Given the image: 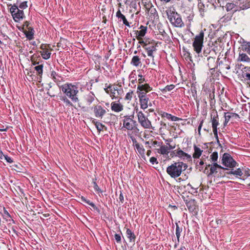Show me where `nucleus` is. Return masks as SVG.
<instances>
[{"label":"nucleus","instance_id":"f257e3e1","mask_svg":"<svg viewBox=\"0 0 250 250\" xmlns=\"http://www.w3.org/2000/svg\"><path fill=\"white\" fill-rule=\"evenodd\" d=\"M188 167V165L183 162H174L167 168V172L172 178L179 177L183 171Z\"/></svg>","mask_w":250,"mask_h":250},{"label":"nucleus","instance_id":"f03ea898","mask_svg":"<svg viewBox=\"0 0 250 250\" xmlns=\"http://www.w3.org/2000/svg\"><path fill=\"white\" fill-rule=\"evenodd\" d=\"M62 91L66 97L69 98L72 102L78 103L79 99L78 94L79 93L78 87L72 83H66L60 86Z\"/></svg>","mask_w":250,"mask_h":250},{"label":"nucleus","instance_id":"7ed1b4c3","mask_svg":"<svg viewBox=\"0 0 250 250\" xmlns=\"http://www.w3.org/2000/svg\"><path fill=\"white\" fill-rule=\"evenodd\" d=\"M152 89V88L151 87L147 86L146 88L144 89L143 87L140 86L138 88V91H137L140 107L143 109H146L148 105H152L151 103L149 102V96L150 95L147 94Z\"/></svg>","mask_w":250,"mask_h":250},{"label":"nucleus","instance_id":"20e7f679","mask_svg":"<svg viewBox=\"0 0 250 250\" xmlns=\"http://www.w3.org/2000/svg\"><path fill=\"white\" fill-rule=\"evenodd\" d=\"M166 12L169 22L173 26L179 28L184 26V23L181 16L174 8H169L166 10Z\"/></svg>","mask_w":250,"mask_h":250},{"label":"nucleus","instance_id":"39448f33","mask_svg":"<svg viewBox=\"0 0 250 250\" xmlns=\"http://www.w3.org/2000/svg\"><path fill=\"white\" fill-rule=\"evenodd\" d=\"M209 168V171H208V176L212 175L217 176V177H224L225 176L224 171L227 169L218 165L217 163H212L211 164H208L206 165L205 171Z\"/></svg>","mask_w":250,"mask_h":250},{"label":"nucleus","instance_id":"423d86ee","mask_svg":"<svg viewBox=\"0 0 250 250\" xmlns=\"http://www.w3.org/2000/svg\"><path fill=\"white\" fill-rule=\"evenodd\" d=\"M18 3L19 0H17L16 3L12 5L10 9V13L15 22H19L25 17L23 11L22 10H20L18 8Z\"/></svg>","mask_w":250,"mask_h":250},{"label":"nucleus","instance_id":"0eeeda50","mask_svg":"<svg viewBox=\"0 0 250 250\" xmlns=\"http://www.w3.org/2000/svg\"><path fill=\"white\" fill-rule=\"evenodd\" d=\"M204 37V33L201 31L199 34L196 35L194 38L192 46L194 50L196 53L199 54L201 52L203 47V40Z\"/></svg>","mask_w":250,"mask_h":250},{"label":"nucleus","instance_id":"6e6552de","mask_svg":"<svg viewBox=\"0 0 250 250\" xmlns=\"http://www.w3.org/2000/svg\"><path fill=\"white\" fill-rule=\"evenodd\" d=\"M134 116H125L123 120V127L128 130H132L137 125V123L133 120Z\"/></svg>","mask_w":250,"mask_h":250},{"label":"nucleus","instance_id":"1a4fd4ad","mask_svg":"<svg viewBox=\"0 0 250 250\" xmlns=\"http://www.w3.org/2000/svg\"><path fill=\"white\" fill-rule=\"evenodd\" d=\"M222 164L229 168H233L237 165V163L233 159L231 155L227 153H225L222 158Z\"/></svg>","mask_w":250,"mask_h":250},{"label":"nucleus","instance_id":"9d476101","mask_svg":"<svg viewBox=\"0 0 250 250\" xmlns=\"http://www.w3.org/2000/svg\"><path fill=\"white\" fill-rule=\"evenodd\" d=\"M137 117L139 123L144 128L153 129L151 122L142 111L137 113Z\"/></svg>","mask_w":250,"mask_h":250},{"label":"nucleus","instance_id":"9b49d317","mask_svg":"<svg viewBox=\"0 0 250 250\" xmlns=\"http://www.w3.org/2000/svg\"><path fill=\"white\" fill-rule=\"evenodd\" d=\"M211 119L212 127L213 129V134L215 137L218 141V137L217 134V126L219 125L218 115L217 111L213 112L211 114Z\"/></svg>","mask_w":250,"mask_h":250},{"label":"nucleus","instance_id":"f8f14e48","mask_svg":"<svg viewBox=\"0 0 250 250\" xmlns=\"http://www.w3.org/2000/svg\"><path fill=\"white\" fill-rule=\"evenodd\" d=\"M156 43L149 42L144 45V48L146 51L147 55L152 58V60L154 58L153 53L156 51Z\"/></svg>","mask_w":250,"mask_h":250},{"label":"nucleus","instance_id":"ddd939ff","mask_svg":"<svg viewBox=\"0 0 250 250\" xmlns=\"http://www.w3.org/2000/svg\"><path fill=\"white\" fill-rule=\"evenodd\" d=\"M95 116L102 119L106 113V110L100 105H96L92 107Z\"/></svg>","mask_w":250,"mask_h":250},{"label":"nucleus","instance_id":"4468645a","mask_svg":"<svg viewBox=\"0 0 250 250\" xmlns=\"http://www.w3.org/2000/svg\"><path fill=\"white\" fill-rule=\"evenodd\" d=\"M50 77L60 87L61 86L60 85V83L64 82L63 78L54 70L51 71Z\"/></svg>","mask_w":250,"mask_h":250},{"label":"nucleus","instance_id":"2eb2a0df","mask_svg":"<svg viewBox=\"0 0 250 250\" xmlns=\"http://www.w3.org/2000/svg\"><path fill=\"white\" fill-rule=\"evenodd\" d=\"M139 29L140 30H135L134 32L136 35L135 37L138 40H141L142 38L144 37L147 31V27L141 25Z\"/></svg>","mask_w":250,"mask_h":250},{"label":"nucleus","instance_id":"dca6fc26","mask_svg":"<svg viewBox=\"0 0 250 250\" xmlns=\"http://www.w3.org/2000/svg\"><path fill=\"white\" fill-rule=\"evenodd\" d=\"M235 2L238 9L244 10L250 7V2L244 1V0H237Z\"/></svg>","mask_w":250,"mask_h":250},{"label":"nucleus","instance_id":"f3484780","mask_svg":"<svg viewBox=\"0 0 250 250\" xmlns=\"http://www.w3.org/2000/svg\"><path fill=\"white\" fill-rule=\"evenodd\" d=\"M111 108L112 111L119 112L123 110V105L120 103L113 102L111 104Z\"/></svg>","mask_w":250,"mask_h":250},{"label":"nucleus","instance_id":"a211bd4d","mask_svg":"<svg viewBox=\"0 0 250 250\" xmlns=\"http://www.w3.org/2000/svg\"><path fill=\"white\" fill-rule=\"evenodd\" d=\"M95 96L94 94L90 92L84 96V100L88 105H90L94 101Z\"/></svg>","mask_w":250,"mask_h":250},{"label":"nucleus","instance_id":"6ab92c4d","mask_svg":"<svg viewBox=\"0 0 250 250\" xmlns=\"http://www.w3.org/2000/svg\"><path fill=\"white\" fill-rule=\"evenodd\" d=\"M133 143L139 153L142 156L145 155V150L142 146H141L134 139H132Z\"/></svg>","mask_w":250,"mask_h":250},{"label":"nucleus","instance_id":"aec40b11","mask_svg":"<svg viewBox=\"0 0 250 250\" xmlns=\"http://www.w3.org/2000/svg\"><path fill=\"white\" fill-rule=\"evenodd\" d=\"M160 115L162 117H165V118H167V119L170 120L172 121H179L181 120L180 118H179L177 117L173 116L171 114L167 113L165 112H161L160 113Z\"/></svg>","mask_w":250,"mask_h":250},{"label":"nucleus","instance_id":"412c9836","mask_svg":"<svg viewBox=\"0 0 250 250\" xmlns=\"http://www.w3.org/2000/svg\"><path fill=\"white\" fill-rule=\"evenodd\" d=\"M176 155L184 160H189L191 159V156L190 155L185 153L182 150H178L176 152Z\"/></svg>","mask_w":250,"mask_h":250},{"label":"nucleus","instance_id":"4be33fe9","mask_svg":"<svg viewBox=\"0 0 250 250\" xmlns=\"http://www.w3.org/2000/svg\"><path fill=\"white\" fill-rule=\"evenodd\" d=\"M116 17L118 18V19H120L121 20H122L123 21V23L125 24L126 26L129 27H130L129 22L127 21L125 16L122 14L120 10L119 9L116 13Z\"/></svg>","mask_w":250,"mask_h":250},{"label":"nucleus","instance_id":"5701e85b","mask_svg":"<svg viewBox=\"0 0 250 250\" xmlns=\"http://www.w3.org/2000/svg\"><path fill=\"white\" fill-rule=\"evenodd\" d=\"M130 63L136 67L141 65V61L140 57L138 56H134L132 57Z\"/></svg>","mask_w":250,"mask_h":250},{"label":"nucleus","instance_id":"b1692460","mask_svg":"<svg viewBox=\"0 0 250 250\" xmlns=\"http://www.w3.org/2000/svg\"><path fill=\"white\" fill-rule=\"evenodd\" d=\"M157 152L163 155H167L169 153V151L168 150V148H167V146L162 145L160 146V148L158 149Z\"/></svg>","mask_w":250,"mask_h":250},{"label":"nucleus","instance_id":"393cba45","mask_svg":"<svg viewBox=\"0 0 250 250\" xmlns=\"http://www.w3.org/2000/svg\"><path fill=\"white\" fill-rule=\"evenodd\" d=\"M194 152L193 154V157L194 159H198L201 156L203 150L196 146H194Z\"/></svg>","mask_w":250,"mask_h":250},{"label":"nucleus","instance_id":"a878e982","mask_svg":"<svg viewBox=\"0 0 250 250\" xmlns=\"http://www.w3.org/2000/svg\"><path fill=\"white\" fill-rule=\"evenodd\" d=\"M126 234L127 237L129 239V241L134 243L136 239L134 233L130 229H127Z\"/></svg>","mask_w":250,"mask_h":250},{"label":"nucleus","instance_id":"bb28decb","mask_svg":"<svg viewBox=\"0 0 250 250\" xmlns=\"http://www.w3.org/2000/svg\"><path fill=\"white\" fill-rule=\"evenodd\" d=\"M139 77L140 78L138 79L139 84L137 86V91H138V88L140 86L143 87L144 89L146 88L147 86L150 87V85L147 83H143L145 81V79L142 77V75H139Z\"/></svg>","mask_w":250,"mask_h":250},{"label":"nucleus","instance_id":"cd10ccee","mask_svg":"<svg viewBox=\"0 0 250 250\" xmlns=\"http://www.w3.org/2000/svg\"><path fill=\"white\" fill-rule=\"evenodd\" d=\"M226 10L227 11H229L233 10L234 11L238 10V7H237L236 2L234 3H228L226 4Z\"/></svg>","mask_w":250,"mask_h":250},{"label":"nucleus","instance_id":"c85d7f7f","mask_svg":"<svg viewBox=\"0 0 250 250\" xmlns=\"http://www.w3.org/2000/svg\"><path fill=\"white\" fill-rule=\"evenodd\" d=\"M238 60L242 62H250V58L248 57V56L244 53L239 54Z\"/></svg>","mask_w":250,"mask_h":250},{"label":"nucleus","instance_id":"c756f323","mask_svg":"<svg viewBox=\"0 0 250 250\" xmlns=\"http://www.w3.org/2000/svg\"><path fill=\"white\" fill-rule=\"evenodd\" d=\"M41 53L42 57L44 59L47 60L50 57L51 53L48 49L41 51Z\"/></svg>","mask_w":250,"mask_h":250},{"label":"nucleus","instance_id":"7c9ffc66","mask_svg":"<svg viewBox=\"0 0 250 250\" xmlns=\"http://www.w3.org/2000/svg\"><path fill=\"white\" fill-rule=\"evenodd\" d=\"M25 35H26V37L29 40H31L33 39L34 38V30H33V29L31 28V29H29V30L28 31H26L25 32H24Z\"/></svg>","mask_w":250,"mask_h":250},{"label":"nucleus","instance_id":"2f4dec72","mask_svg":"<svg viewBox=\"0 0 250 250\" xmlns=\"http://www.w3.org/2000/svg\"><path fill=\"white\" fill-rule=\"evenodd\" d=\"M61 100L63 101L66 106H72L73 104L67 98V97H62Z\"/></svg>","mask_w":250,"mask_h":250},{"label":"nucleus","instance_id":"473e14b6","mask_svg":"<svg viewBox=\"0 0 250 250\" xmlns=\"http://www.w3.org/2000/svg\"><path fill=\"white\" fill-rule=\"evenodd\" d=\"M198 7L199 11L200 12L201 16L202 17H204L205 12V6L204 4L201 2H199L198 4Z\"/></svg>","mask_w":250,"mask_h":250},{"label":"nucleus","instance_id":"72a5a7b5","mask_svg":"<svg viewBox=\"0 0 250 250\" xmlns=\"http://www.w3.org/2000/svg\"><path fill=\"white\" fill-rule=\"evenodd\" d=\"M118 88V85H115L110 89V96L112 99L117 98V89Z\"/></svg>","mask_w":250,"mask_h":250},{"label":"nucleus","instance_id":"f704fd0d","mask_svg":"<svg viewBox=\"0 0 250 250\" xmlns=\"http://www.w3.org/2000/svg\"><path fill=\"white\" fill-rule=\"evenodd\" d=\"M148 6H149V4H148ZM150 7L149 8V10H148V12H149L150 15H152L154 18L157 17L158 16L157 12L156 10L155 9V8L152 7L151 3H150Z\"/></svg>","mask_w":250,"mask_h":250},{"label":"nucleus","instance_id":"c9c22d12","mask_svg":"<svg viewBox=\"0 0 250 250\" xmlns=\"http://www.w3.org/2000/svg\"><path fill=\"white\" fill-rule=\"evenodd\" d=\"M233 115H234V114L232 113H229V112L225 113V123H224V125H226L227 124V123L229 121L230 119L232 117V116H233Z\"/></svg>","mask_w":250,"mask_h":250},{"label":"nucleus","instance_id":"e433bc0d","mask_svg":"<svg viewBox=\"0 0 250 250\" xmlns=\"http://www.w3.org/2000/svg\"><path fill=\"white\" fill-rule=\"evenodd\" d=\"M176 235L178 240V241L179 242V238L181 235V232L182 231V228H180L177 223H176Z\"/></svg>","mask_w":250,"mask_h":250},{"label":"nucleus","instance_id":"4c0bfd02","mask_svg":"<svg viewBox=\"0 0 250 250\" xmlns=\"http://www.w3.org/2000/svg\"><path fill=\"white\" fill-rule=\"evenodd\" d=\"M204 162L203 160H201L200 161H197L196 163V167L200 171L203 169Z\"/></svg>","mask_w":250,"mask_h":250},{"label":"nucleus","instance_id":"58836bf2","mask_svg":"<svg viewBox=\"0 0 250 250\" xmlns=\"http://www.w3.org/2000/svg\"><path fill=\"white\" fill-rule=\"evenodd\" d=\"M218 158V153L217 152H213L210 155V159L213 163H216Z\"/></svg>","mask_w":250,"mask_h":250},{"label":"nucleus","instance_id":"ea45409f","mask_svg":"<svg viewBox=\"0 0 250 250\" xmlns=\"http://www.w3.org/2000/svg\"><path fill=\"white\" fill-rule=\"evenodd\" d=\"M81 200L82 202H85L86 203V204L89 205L90 206H91L92 208H93L94 209H96L97 208L95 206V205H94V203H93L92 202H90L89 200H87L85 197H84L83 196H82L81 197Z\"/></svg>","mask_w":250,"mask_h":250},{"label":"nucleus","instance_id":"a19ab883","mask_svg":"<svg viewBox=\"0 0 250 250\" xmlns=\"http://www.w3.org/2000/svg\"><path fill=\"white\" fill-rule=\"evenodd\" d=\"M243 77L245 79V81L247 82V84L250 86V70L246 72L244 74Z\"/></svg>","mask_w":250,"mask_h":250},{"label":"nucleus","instance_id":"79ce46f5","mask_svg":"<svg viewBox=\"0 0 250 250\" xmlns=\"http://www.w3.org/2000/svg\"><path fill=\"white\" fill-rule=\"evenodd\" d=\"M95 125L97 129V130L100 132L102 131L104 129V127H105L104 125H103L102 123L99 122H94Z\"/></svg>","mask_w":250,"mask_h":250},{"label":"nucleus","instance_id":"37998d69","mask_svg":"<svg viewBox=\"0 0 250 250\" xmlns=\"http://www.w3.org/2000/svg\"><path fill=\"white\" fill-rule=\"evenodd\" d=\"M42 64H40L35 67V69L36 70L39 76H42Z\"/></svg>","mask_w":250,"mask_h":250},{"label":"nucleus","instance_id":"c03bdc74","mask_svg":"<svg viewBox=\"0 0 250 250\" xmlns=\"http://www.w3.org/2000/svg\"><path fill=\"white\" fill-rule=\"evenodd\" d=\"M243 50L250 55V42L247 43L243 46Z\"/></svg>","mask_w":250,"mask_h":250},{"label":"nucleus","instance_id":"a18cd8bd","mask_svg":"<svg viewBox=\"0 0 250 250\" xmlns=\"http://www.w3.org/2000/svg\"><path fill=\"white\" fill-rule=\"evenodd\" d=\"M243 174V173L241 168H238L236 170H234L233 175H235L236 177H237L238 176H240V177L242 176Z\"/></svg>","mask_w":250,"mask_h":250},{"label":"nucleus","instance_id":"49530a36","mask_svg":"<svg viewBox=\"0 0 250 250\" xmlns=\"http://www.w3.org/2000/svg\"><path fill=\"white\" fill-rule=\"evenodd\" d=\"M133 91L132 90H130L128 92L126 93L125 99L127 101L131 100L133 97Z\"/></svg>","mask_w":250,"mask_h":250},{"label":"nucleus","instance_id":"de8ad7c7","mask_svg":"<svg viewBox=\"0 0 250 250\" xmlns=\"http://www.w3.org/2000/svg\"><path fill=\"white\" fill-rule=\"evenodd\" d=\"M175 87V85L173 84L168 85L166 86L163 90L162 92H166L167 91H170L172 90Z\"/></svg>","mask_w":250,"mask_h":250},{"label":"nucleus","instance_id":"09e8293b","mask_svg":"<svg viewBox=\"0 0 250 250\" xmlns=\"http://www.w3.org/2000/svg\"><path fill=\"white\" fill-rule=\"evenodd\" d=\"M18 8L19 7L21 9H25L27 7V1H23L22 2H20L19 0V3L18 4Z\"/></svg>","mask_w":250,"mask_h":250},{"label":"nucleus","instance_id":"8fccbe9b","mask_svg":"<svg viewBox=\"0 0 250 250\" xmlns=\"http://www.w3.org/2000/svg\"><path fill=\"white\" fill-rule=\"evenodd\" d=\"M92 184L93 185V188L96 191L98 192H102L101 189L99 188L95 181H93Z\"/></svg>","mask_w":250,"mask_h":250},{"label":"nucleus","instance_id":"3c124183","mask_svg":"<svg viewBox=\"0 0 250 250\" xmlns=\"http://www.w3.org/2000/svg\"><path fill=\"white\" fill-rule=\"evenodd\" d=\"M117 98L118 96H121L123 94V89L121 86H118V88L117 89Z\"/></svg>","mask_w":250,"mask_h":250},{"label":"nucleus","instance_id":"603ef678","mask_svg":"<svg viewBox=\"0 0 250 250\" xmlns=\"http://www.w3.org/2000/svg\"><path fill=\"white\" fill-rule=\"evenodd\" d=\"M114 238L117 243H120L121 242V236L120 234H115Z\"/></svg>","mask_w":250,"mask_h":250},{"label":"nucleus","instance_id":"864d4df0","mask_svg":"<svg viewBox=\"0 0 250 250\" xmlns=\"http://www.w3.org/2000/svg\"><path fill=\"white\" fill-rule=\"evenodd\" d=\"M119 199L120 202H121L122 204H123L124 202V195H123V194L122 192V191H120V194L119 195Z\"/></svg>","mask_w":250,"mask_h":250},{"label":"nucleus","instance_id":"5fc2aeb1","mask_svg":"<svg viewBox=\"0 0 250 250\" xmlns=\"http://www.w3.org/2000/svg\"><path fill=\"white\" fill-rule=\"evenodd\" d=\"M150 162L152 164H154V163H158L157 160L155 157H152L150 158Z\"/></svg>","mask_w":250,"mask_h":250},{"label":"nucleus","instance_id":"6e6d98bb","mask_svg":"<svg viewBox=\"0 0 250 250\" xmlns=\"http://www.w3.org/2000/svg\"><path fill=\"white\" fill-rule=\"evenodd\" d=\"M4 157L7 162L9 163H12L13 162L12 159L7 155H4Z\"/></svg>","mask_w":250,"mask_h":250},{"label":"nucleus","instance_id":"4d7b16f0","mask_svg":"<svg viewBox=\"0 0 250 250\" xmlns=\"http://www.w3.org/2000/svg\"><path fill=\"white\" fill-rule=\"evenodd\" d=\"M167 148H168L169 151L171 149H173L175 148V145L172 146L170 145L169 143H167Z\"/></svg>","mask_w":250,"mask_h":250},{"label":"nucleus","instance_id":"13d9d810","mask_svg":"<svg viewBox=\"0 0 250 250\" xmlns=\"http://www.w3.org/2000/svg\"><path fill=\"white\" fill-rule=\"evenodd\" d=\"M139 43L142 45L143 48H144L145 44L147 43V41L144 42L143 41V38H142L141 40H139Z\"/></svg>","mask_w":250,"mask_h":250},{"label":"nucleus","instance_id":"bf43d9fd","mask_svg":"<svg viewBox=\"0 0 250 250\" xmlns=\"http://www.w3.org/2000/svg\"><path fill=\"white\" fill-rule=\"evenodd\" d=\"M203 120H202L200 122V124H199V126H198V133H199V134H200V132H201V128H202V125H203Z\"/></svg>","mask_w":250,"mask_h":250},{"label":"nucleus","instance_id":"052dcab7","mask_svg":"<svg viewBox=\"0 0 250 250\" xmlns=\"http://www.w3.org/2000/svg\"><path fill=\"white\" fill-rule=\"evenodd\" d=\"M111 88V86L110 85H109L107 88H104V90L106 93L110 94V89Z\"/></svg>","mask_w":250,"mask_h":250},{"label":"nucleus","instance_id":"680f3d73","mask_svg":"<svg viewBox=\"0 0 250 250\" xmlns=\"http://www.w3.org/2000/svg\"><path fill=\"white\" fill-rule=\"evenodd\" d=\"M210 52V50H209V49H207V50H205L203 52V54L204 56H207L208 55L209 53Z\"/></svg>","mask_w":250,"mask_h":250},{"label":"nucleus","instance_id":"e2e57ef3","mask_svg":"<svg viewBox=\"0 0 250 250\" xmlns=\"http://www.w3.org/2000/svg\"><path fill=\"white\" fill-rule=\"evenodd\" d=\"M228 170V171L227 172V173L228 174H233V172H234V169H231L230 170H229L228 169L226 168Z\"/></svg>","mask_w":250,"mask_h":250},{"label":"nucleus","instance_id":"0e129e2a","mask_svg":"<svg viewBox=\"0 0 250 250\" xmlns=\"http://www.w3.org/2000/svg\"><path fill=\"white\" fill-rule=\"evenodd\" d=\"M152 145L153 146H155V145H158V146H160V143L156 141H153L152 143Z\"/></svg>","mask_w":250,"mask_h":250},{"label":"nucleus","instance_id":"69168bd1","mask_svg":"<svg viewBox=\"0 0 250 250\" xmlns=\"http://www.w3.org/2000/svg\"><path fill=\"white\" fill-rule=\"evenodd\" d=\"M6 130V128H4V127L3 126L0 125V131H5Z\"/></svg>","mask_w":250,"mask_h":250},{"label":"nucleus","instance_id":"338daca9","mask_svg":"<svg viewBox=\"0 0 250 250\" xmlns=\"http://www.w3.org/2000/svg\"><path fill=\"white\" fill-rule=\"evenodd\" d=\"M208 62H214V58H213V57H209L208 58Z\"/></svg>","mask_w":250,"mask_h":250},{"label":"nucleus","instance_id":"774afa93","mask_svg":"<svg viewBox=\"0 0 250 250\" xmlns=\"http://www.w3.org/2000/svg\"><path fill=\"white\" fill-rule=\"evenodd\" d=\"M245 175L247 176H250V170H245Z\"/></svg>","mask_w":250,"mask_h":250}]
</instances>
